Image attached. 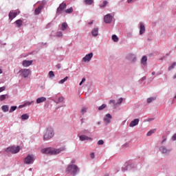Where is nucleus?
Masks as SVG:
<instances>
[{
	"label": "nucleus",
	"instance_id": "nucleus-38",
	"mask_svg": "<svg viewBox=\"0 0 176 176\" xmlns=\"http://www.w3.org/2000/svg\"><path fill=\"white\" fill-rule=\"evenodd\" d=\"M154 133H155V130H151V131H148V132L147 133L148 137L151 136V135H153Z\"/></svg>",
	"mask_w": 176,
	"mask_h": 176
},
{
	"label": "nucleus",
	"instance_id": "nucleus-1",
	"mask_svg": "<svg viewBox=\"0 0 176 176\" xmlns=\"http://www.w3.org/2000/svg\"><path fill=\"white\" fill-rule=\"evenodd\" d=\"M65 146L60 147V148L48 147L41 149V153H45V155H58V153L65 151Z\"/></svg>",
	"mask_w": 176,
	"mask_h": 176
},
{
	"label": "nucleus",
	"instance_id": "nucleus-31",
	"mask_svg": "<svg viewBox=\"0 0 176 176\" xmlns=\"http://www.w3.org/2000/svg\"><path fill=\"white\" fill-rule=\"evenodd\" d=\"M87 112V109L86 107H82L80 113H82V115H85V113H86Z\"/></svg>",
	"mask_w": 176,
	"mask_h": 176
},
{
	"label": "nucleus",
	"instance_id": "nucleus-33",
	"mask_svg": "<svg viewBox=\"0 0 176 176\" xmlns=\"http://www.w3.org/2000/svg\"><path fill=\"white\" fill-rule=\"evenodd\" d=\"M72 12H74V9L72 8V7L65 10V13H72Z\"/></svg>",
	"mask_w": 176,
	"mask_h": 176
},
{
	"label": "nucleus",
	"instance_id": "nucleus-51",
	"mask_svg": "<svg viewBox=\"0 0 176 176\" xmlns=\"http://www.w3.org/2000/svg\"><path fill=\"white\" fill-rule=\"evenodd\" d=\"M56 67L58 68V69H60V64L56 65Z\"/></svg>",
	"mask_w": 176,
	"mask_h": 176
},
{
	"label": "nucleus",
	"instance_id": "nucleus-41",
	"mask_svg": "<svg viewBox=\"0 0 176 176\" xmlns=\"http://www.w3.org/2000/svg\"><path fill=\"white\" fill-rule=\"evenodd\" d=\"M98 145H104V140H100L98 142Z\"/></svg>",
	"mask_w": 176,
	"mask_h": 176
},
{
	"label": "nucleus",
	"instance_id": "nucleus-58",
	"mask_svg": "<svg viewBox=\"0 0 176 176\" xmlns=\"http://www.w3.org/2000/svg\"><path fill=\"white\" fill-rule=\"evenodd\" d=\"M98 124H100V122H98Z\"/></svg>",
	"mask_w": 176,
	"mask_h": 176
},
{
	"label": "nucleus",
	"instance_id": "nucleus-7",
	"mask_svg": "<svg viewBox=\"0 0 176 176\" xmlns=\"http://www.w3.org/2000/svg\"><path fill=\"white\" fill-rule=\"evenodd\" d=\"M113 19V16L111 15V14H108L104 16V21L106 23V24H111L112 23V19Z\"/></svg>",
	"mask_w": 176,
	"mask_h": 176
},
{
	"label": "nucleus",
	"instance_id": "nucleus-35",
	"mask_svg": "<svg viewBox=\"0 0 176 176\" xmlns=\"http://www.w3.org/2000/svg\"><path fill=\"white\" fill-rule=\"evenodd\" d=\"M49 76L50 78H54V72H53V71H50L49 72Z\"/></svg>",
	"mask_w": 176,
	"mask_h": 176
},
{
	"label": "nucleus",
	"instance_id": "nucleus-12",
	"mask_svg": "<svg viewBox=\"0 0 176 176\" xmlns=\"http://www.w3.org/2000/svg\"><path fill=\"white\" fill-rule=\"evenodd\" d=\"M23 67H30V65H32V60H25L22 62Z\"/></svg>",
	"mask_w": 176,
	"mask_h": 176
},
{
	"label": "nucleus",
	"instance_id": "nucleus-30",
	"mask_svg": "<svg viewBox=\"0 0 176 176\" xmlns=\"http://www.w3.org/2000/svg\"><path fill=\"white\" fill-rule=\"evenodd\" d=\"M105 108H107V104H102L101 106H100L98 107V110L99 111H102V109H105Z\"/></svg>",
	"mask_w": 176,
	"mask_h": 176
},
{
	"label": "nucleus",
	"instance_id": "nucleus-60",
	"mask_svg": "<svg viewBox=\"0 0 176 176\" xmlns=\"http://www.w3.org/2000/svg\"><path fill=\"white\" fill-rule=\"evenodd\" d=\"M142 79L144 80V79H145V78H143Z\"/></svg>",
	"mask_w": 176,
	"mask_h": 176
},
{
	"label": "nucleus",
	"instance_id": "nucleus-29",
	"mask_svg": "<svg viewBox=\"0 0 176 176\" xmlns=\"http://www.w3.org/2000/svg\"><path fill=\"white\" fill-rule=\"evenodd\" d=\"M112 40L113 41V42H118V41H119V38H118V36L113 34L112 36Z\"/></svg>",
	"mask_w": 176,
	"mask_h": 176
},
{
	"label": "nucleus",
	"instance_id": "nucleus-40",
	"mask_svg": "<svg viewBox=\"0 0 176 176\" xmlns=\"http://www.w3.org/2000/svg\"><path fill=\"white\" fill-rule=\"evenodd\" d=\"M122 102H123V98H120V99H118L117 104H118V105H119V104H122Z\"/></svg>",
	"mask_w": 176,
	"mask_h": 176
},
{
	"label": "nucleus",
	"instance_id": "nucleus-47",
	"mask_svg": "<svg viewBox=\"0 0 176 176\" xmlns=\"http://www.w3.org/2000/svg\"><path fill=\"white\" fill-rule=\"evenodd\" d=\"M129 168H130V166H127L125 168H122V171H126V170H129Z\"/></svg>",
	"mask_w": 176,
	"mask_h": 176
},
{
	"label": "nucleus",
	"instance_id": "nucleus-27",
	"mask_svg": "<svg viewBox=\"0 0 176 176\" xmlns=\"http://www.w3.org/2000/svg\"><path fill=\"white\" fill-rule=\"evenodd\" d=\"M28 118H30L28 114H23L21 116L22 120H27V119H28Z\"/></svg>",
	"mask_w": 176,
	"mask_h": 176
},
{
	"label": "nucleus",
	"instance_id": "nucleus-5",
	"mask_svg": "<svg viewBox=\"0 0 176 176\" xmlns=\"http://www.w3.org/2000/svg\"><path fill=\"white\" fill-rule=\"evenodd\" d=\"M6 152H10L11 153H19L20 152V146H11L6 149Z\"/></svg>",
	"mask_w": 176,
	"mask_h": 176
},
{
	"label": "nucleus",
	"instance_id": "nucleus-18",
	"mask_svg": "<svg viewBox=\"0 0 176 176\" xmlns=\"http://www.w3.org/2000/svg\"><path fill=\"white\" fill-rule=\"evenodd\" d=\"M46 101V98L41 97L36 99V104H41L42 102H45Z\"/></svg>",
	"mask_w": 176,
	"mask_h": 176
},
{
	"label": "nucleus",
	"instance_id": "nucleus-39",
	"mask_svg": "<svg viewBox=\"0 0 176 176\" xmlns=\"http://www.w3.org/2000/svg\"><path fill=\"white\" fill-rule=\"evenodd\" d=\"M86 82V78H83L81 80V82L79 83V86H82L83 85V82Z\"/></svg>",
	"mask_w": 176,
	"mask_h": 176
},
{
	"label": "nucleus",
	"instance_id": "nucleus-46",
	"mask_svg": "<svg viewBox=\"0 0 176 176\" xmlns=\"http://www.w3.org/2000/svg\"><path fill=\"white\" fill-rule=\"evenodd\" d=\"M109 104H113L114 105H116V101L115 100H111L109 102Z\"/></svg>",
	"mask_w": 176,
	"mask_h": 176
},
{
	"label": "nucleus",
	"instance_id": "nucleus-34",
	"mask_svg": "<svg viewBox=\"0 0 176 176\" xmlns=\"http://www.w3.org/2000/svg\"><path fill=\"white\" fill-rule=\"evenodd\" d=\"M15 109H17V107L16 106H12L10 109V112H14Z\"/></svg>",
	"mask_w": 176,
	"mask_h": 176
},
{
	"label": "nucleus",
	"instance_id": "nucleus-55",
	"mask_svg": "<svg viewBox=\"0 0 176 176\" xmlns=\"http://www.w3.org/2000/svg\"><path fill=\"white\" fill-rule=\"evenodd\" d=\"M89 25L93 24V21L89 23Z\"/></svg>",
	"mask_w": 176,
	"mask_h": 176
},
{
	"label": "nucleus",
	"instance_id": "nucleus-15",
	"mask_svg": "<svg viewBox=\"0 0 176 176\" xmlns=\"http://www.w3.org/2000/svg\"><path fill=\"white\" fill-rule=\"evenodd\" d=\"M160 151L162 153H170V150L166 149V146H161Z\"/></svg>",
	"mask_w": 176,
	"mask_h": 176
},
{
	"label": "nucleus",
	"instance_id": "nucleus-14",
	"mask_svg": "<svg viewBox=\"0 0 176 176\" xmlns=\"http://www.w3.org/2000/svg\"><path fill=\"white\" fill-rule=\"evenodd\" d=\"M80 141H89V140H91V138L86 135H82L80 136Z\"/></svg>",
	"mask_w": 176,
	"mask_h": 176
},
{
	"label": "nucleus",
	"instance_id": "nucleus-11",
	"mask_svg": "<svg viewBox=\"0 0 176 176\" xmlns=\"http://www.w3.org/2000/svg\"><path fill=\"white\" fill-rule=\"evenodd\" d=\"M138 123H140V120L138 118H136L131 122V123L129 124V126L134 127V126H137V124H138Z\"/></svg>",
	"mask_w": 176,
	"mask_h": 176
},
{
	"label": "nucleus",
	"instance_id": "nucleus-54",
	"mask_svg": "<svg viewBox=\"0 0 176 176\" xmlns=\"http://www.w3.org/2000/svg\"><path fill=\"white\" fill-rule=\"evenodd\" d=\"M152 75H156V72H152Z\"/></svg>",
	"mask_w": 176,
	"mask_h": 176
},
{
	"label": "nucleus",
	"instance_id": "nucleus-56",
	"mask_svg": "<svg viewBox=\"0 0 176 176\" xmlns=\"http://www.w3.org/2000/svg\"><path fill=\"white\" fill-rule=\"evenodd\" d=\"M0 74H2V69H0Z\"/></svg>",
	"mask_w": 176,
	"mask_h": 176
},
{
	"label": "nucleus",
	"instance_id": "nucleus-22",
	"mask_svg": "<svg viewBox=\"0 0 176 176\" xmlns=\"http://www.w3.org/2000/svg\"><path fill=\"white\" fill-rule=\"evenodd\" d=\"M68 28V24L65 22L62 23V28L61 30L62 31H65V30H67V28Z\"/></svg>",
	"mask_w": 176,
	"mask_h": 176
},
{
	"label": "nucleus",
	"instance_id": "nucleus-2",
	"mask_svg": "<svg viewBox=\"0 0 176 176\" xmlns=\"http://www.w3.org/2000/svg\"><path fill=\"white\" fill-rule=\"evenodd\" d=\"M66 171L69 173V174H72V175H76V173L79 171V168L75 164L69 165Z\"/></svg>",
	"mask_w": 176,
	"mask_h": 176
},
{
	"label": "nucleus",
	"instance_id": "nucleus-25",
	"mask_svg": "<svg viewBox=\"0 0 176 176\" xmlns=\"http://www.w3.org/2000/svg\"><path fill=\"white\" fill-rule=\"evenodd\" d=\"M2 110L3 111V112H8V111H9V106L8 105L2 106Z\"/></svg>",
	"mask_w": 176,
	"mask_h": 176
},
{
	"label": "nucleus",
	"instance_id": "nucleus-23",
	"mask_svg": "<svg viewBox=\"0 0 176 176\" xmlns=\"http://www.w3.org/2000/svg\"><path fill=\"white\" fill-rule=\"evenodd\" d=\"M146 61H148V58H146V56H143L142 60H141V63L145 65V64H146Z\"/></svg>",
	"mask_w": 176,
	"mask_h": 176
},
{
	"label": "nucleus",
	"instance_id": "nucleus-57",
	"mask_svg": "<svg viewBox=\"0 0 176 176\" xmlns=\"http://www.w3.org/2000/svg\"><path fill=\"white\" fill-rule=\"evenodd\" d=\"M173 78H174V79H175V78H176V74L174 76V77H173Z\"/></svg>",
	"mask_w": 176,
	"mask_h": 176
},
{
	"label": "nucleus",
	"instance_id": "nucleus-48",
	"mask_svg": "<svg viewBox=\"0 0 176 176\" xmlns=\"http://www.w3.org/2000/svg\"><path fill=\"white\" fill-rule=\"evenodd\" d=\"M172 140H173V141L176 140V133L175 135H173V136L172 137Z\"/></svg>",
	"mask_w": 176,
	"mask_h": 176
},
{
	"label": "nucleus",
	"instance_id": "nucleus-45",
	"mask_svg": "<svg viewBox=\"0 0 176 176\" xmlns=\"http://www.w3.org/2000/svg\"><path fill=\"white\" fill-rule=\"evenodd\" d=\"M58 101L59 102H63V101H64V97L61 96L58 98Z\"/></svg>",
	"mask_w": 176,
	"mask_h": 176
},
{
	"label": "nucleus",
	"instance_id": "nucleus-52",
	"mask_svg": "<svg viewBox=\"0 0 176 176\" xmlns=\"http://www.w3.org/2000/svg\"><path fill=\"white\" fill-rule=\"evenodd\" d=\"M80 120H81V124H83V123L85 122L83 121V118H82Z\"/></svg>",
	"mask_w": 176,
	"mask_h": 176
},
{
	"label": "nucleus",
	"instance_id": "nucleus-49",
	"mask_svg": "<svg viewBox=\"0 0 176 176\" xmlns=\"http://www.w3.org/2000/svg\"><path fill=\"white\" fill-rule=\"evenodd\" d=\"M90 156H91V159H94V153H91L90 154Z\"/></svg>",
	"mask_w": 176,
	"mask_h": 176
},
{
	"label": "nucleus",
	"instance_id": "nucleus-26",
	"mask_svg": "<svg viewBox=\"0 0 176 176\" xmlns=\"http://www.w3.org/2000/svg\"><path fill=\"white\" fill-rule=\"evenodd\" d=\"M67 80H68V76H66L65 78L60 80L58 83L60 85H63V83H64L65 82H67Z\"/></svg>",
	"mask_w": 176,
	"mask_h": 176
},
{
	"label": "nucleus",
	"instance_id": "nucleus-10",
	"mask_svg": "<svg viewBox=\"0 0 176 176\" xmlns=\"http://www.w3.org/2000/svg\"><path fill=\"white\" fill-rule=\"evenodd\" d=\"M111 119H112V116H111V114L109 113L107 114L104 118V123H106V124H108V123H111Z\"/></svg>",
	"mask_w": 176,
	"mask_h": 176
},
{
	"label": "nucleus",
	"instance_id": "nucleus-37",
	"mask_svg": "<svg viewBox=\"0 0 176 176\" xmlns=\"http://www.w3.org/2000/svg\"><path fill=\"white\" fill-rule=\"evenodd\" d=\"M32 102H34V101L25 102V103L23 105V107L30 106V105H31V104H32Z\"/></svg>",
	"mask_w": 176,
	"mask_h": 176
},
{
	"label": "nucleus",
	"instance_id": "nucleus-43",
	"mask_svg": "<svg viewBox=\"0 0 176 176\" xmlns=\"http://www.w3.org/2000/svg\"><path fill=\"white\" fill-rule=\"evenodd\" d=\"M56 36L61 37L63 36V32H59L56 34Z\"/></svg>",
	"mask_w": 176,
	"mask_h": 176
},
{
	"label": "nucleus",
	"instance_id": "nucleus-17",
	"mask_svg": "<svg viewBox=\"0 0 176 176\" xmlns=\"http://www.w3.org/2000/svg\"><path fill=\"white\" fill-rule=\"evenodd\" d=\"M145 32V25L144 23H140V35H142Z\"/></svg>",
	"mask_w": 176,
	"mask_h": 176
},
{
	"label": "nucleus",
	"instance_id": "nucleus-50",
	"mask_svg": "<svg viewBox=\"0 0 176 176\" xmlns=\"http://www.w3.org/2000/svg\"><path fill=\"white\" fill-rule=\"evenodd\" d=\"M128 3H132V2H134V0H127Z\"/></svg>",
	"mask_w": 176,
	"mask_h": 176
},
{
	"label": "nucleus",
	"instance_id": "nucleus-6",
	"mask_svg": "<svg viewBox=\"0 0 176 176\" xmlns=\"http://www.w3.org/2000/svg\"><path fill=\"white\" fill-rule=\"evenodd\" d=\"M34 155H28L25 160H24V163H25L26 164H31L32 163H34Z\"/></svg>",
	"mask_w": 176,
	"mask_h": 176
},
{
	"label": "nucleus",
	"instance_id": "nucleus-42",
	"mask_svg": "<svg viewBox=\"0 0 176 176\" xmlns=\"http://www.w3.org/2000/svg\"><path fill=\"white\" fill-rule=\"evenodd\" d=\"M6 89V87H0V93H2V91H5Z\"/></svg>",
	"mask_w": 176,
	"mask_h": 176
},
{
	"label": "nucleus",
	"instance_id": "nucleus-53",
	"mask_svg": "<svg viewBox=\"0 0 176 176\" xmlns=\"http://www.w3.org/2000/svg\"><path fill=\"white\" fill-rule=\"evenodd\" d=\"M164 141H166V138H163V140H162V143L163 144V142H164Z\"/></svg>",
	"mask_w": 176,
	"mask_h": 176
},
{
	"label": "nucleus",
	"instance_id": "nucleus-9",
	"mask_svg": "<svg viewBox=\"0 0 176 176\" xmlns=\"http://www.w3.org/2000/svg\"><path fill=\"white\" fill-rule=\"evenodd\" d=\"M67 8L65 3H62L57 9V13H61V11L64 10Z\"/></svg>",
	"mask_w": 176,
	"mask_h": 176
},
{
	"label": "nucleus",
	"instance_id": "nucleus-20",
	"mask_svg": "<svg viewBox=\"0 0 176 176\" xmlns=\"http://www.w3.org/2000/svg\"><path fill=\"white\" fill-rule=\"evenodd\" d=\"M128 60H130L131 61H135V56L134 54H129L128 55Z\"/></svg>",
	"mask_w": 176,
	"mask_h": 176
},
{
	"label": "nucleus",
	"instance_id": "nucleus-16",
	"mask_svg": "<svg viewBox=\"0 0 176 176\" xmlns=\"http://www.w3.org/2000/svg\"><path fill=\"white\" fill-rule=\"evenodd\" d=\"M42 9H43V6H39L37 8L35 9L34 10V14H39V13H41V11L42 10Z\"/></svg>",
	"mask_w": 176,
	"mask_h": 176
},
{
	"label": "nucleus",
	"instance_id": "nucleus-32",
	"mask_svg": "<svg viewBox=\"0 0 176 176\" xmlns=\"http://www.w3.org/2000/svg\"><path fill=\"white\" fill-rule=\"evenodd\" d=\"M107 3H108V1H104L102 4L100 5V8H105L107 6Z\"/></svg>",
	"mask_w": 176,
	"mask_h": 176
},
{
	"label": "nucleus",
	"instance_id": "nucleus-44",
	"mask_svg": "<svg viewBox=\"0 0 176 176\" xmlns=\"http://www.w3.org/2000/svg\"><path fill=\"white\" fill-rule=\"evenodd\" d=\"M176 65V63H173V65L171 66H170L169 69H173V68H174V67H175Z\"/></svg>",
	"mask_w": 176,
	"mask_h": 176
},
{
	"label": "nucleus",
	"instance_id": "nucleus-4",
	"mask_svg": "<svg viewBox=\"0 0 176 176\" xmlns=\"http://www.w3.org/2000/svg\"><path fill=\"white\" fill-rule=\"evenodd\" d=\"M19 74L23 78H28L31 75V70L30 69H21L19 70Z\"/></svg>",
	"mask_w": 176,
	"mask_h": 176
},
{
	"label": "nucleus",
	"instance_id": "nucleus-3",
	"mask_svg": "<svg viewBox=\"0 0 176 176\" xmlns=\"http://www.w3.org/2000/svg\"><path fill=\"white\" fill-rule=\"evenodd\" d=\"M53 137V129L48 127L46 130L45 133L44 134V141H47Z\"/></svg>",
	"mask_w": 176,
	"mask_h": 176
},
{
	"label": "nucleus",
	"instance_id": "nucleus-19",
	"mask_svg": "<svg viewBox=\"0 0 176 176\" xmlns=\"http://www.w3.org/2000/svg\"><path fill=\"white\" fill-rule=\"evenodd\" d=\"M91 34L93 35V36H97V35H98V28H94L91 31Z\"/></svg>",
	"mask_w": 176,
	"mask_h": 176
},
{
	"label": "nucleus",
	"instance_id": "nucleus-36",
	"mask_svg": "<svg viewBox=\"0 0 176 176\" xmlns=\"http://www.w3.org/2000/svg\"><path fill=\"white\" fill-rule=\"evenodd\" d=\"M6 96L8 95H1L0 96V101H3L6 98Z\"/></svg>",
	"mask_w": 176,
	"mask_h": 176
},
{
	"label": "nucleus",
	"instance_id": "nucleus-59",
	"mask_svg": "<svg viewBox=\"0 0 176 176\" xmlns=\"http://www.w3.org/2000/svg\"><path fill=\"white\" fill-rule=\"evenodd\" d=\"M105 176H109V175H106Z\"/></svg>",
	"mask_w": 176,
	"mask_h": 176
},
{
	"label": "nucleus",
	"instance_id": "nucleus-8",
	"mask_svg": "<svg viewBox=\"0 0 176 176\" xmlns=\"http://www.w3.org/2000/svg\"><path fill=\"white\" fill-rule=\"evenodd\" d=\"M91 58H93V52L87 54L84 58H82V63H87V61H90Z\"/></svg>",
	"mask_w": 176,
	"mask_h": 176
},
{
	"label": "nucleus",
	"instance_id": "nucleus-24",
	"mask_svg": "<svg viewBox=\"0 0 176 176\" xmlns=\"http://www.w3.org/2000/svg\"><path fill=\"white\" fill-rule=\"evenodd\" d=\"M155 100H156V98L155 97L148 98H147V103L151 104V102H152V101H155Z\"/></svg>",
	"mask_w": 176,
	"mask_h": 176
},
{
	"label": "nucleus",
	"instance_id": "nucleus-28",
	"mask_svg": "<svg viewBox=\"0 0 176 176\" xmlns=\"http://www.w3.org/2000/svg\"><path fill=\"white\" fill-rule=\"evenodd\" d=\"M85 5H91L94 2L93 0H85L84 1Z\"/></svg>",
	"mask_w": 176,
	"mask_h": 176
},
{
	"label": "nucleus",
	"instance_id": "nucleus-13",
	"mask_svg": "<svg viewBox=\"0 0 176 176\" xmlns=\"http://www.w3.org/2000/svg\"><path fill=\"white\" fill-rule=\"evenodd\" d=\"M17 16V12L11 11L9 13V19L13 20Z\"/></svg>",
	"mask_w": 176,
	"mask_h": 176
},
{
	"label": "nucleus",
	"instance_id": "nucleus-21",
	"mask_svg": "<svg viewBox=\"0 0 176 176\" xmlns=\"http://www.w3.org/2000/svg\"><path fill=\"white\" fill-rule=\"evenodd\" d=\"M15 24L17 25V27L20 28L23 25V20L19 19L15 21Z\"/></svg>",
	"mask_w": 176,
	"mask_h": 176
}]
</instances>
